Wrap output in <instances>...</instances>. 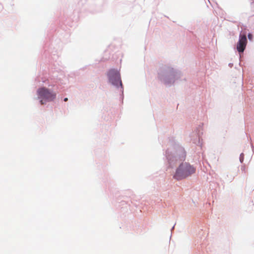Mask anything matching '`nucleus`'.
I'll list each match as a JSON object with an SVG mask.
<instances>
[{"mask_svg": "<svg viewBox=\"0 0 254 254\" xmlns=\"http://www.w3.org/2000/svg\"><path fill=\"white\" fill-rule=\"evenodd\" d=\"M67 100H68V98H65L64 99V101H65V102H66Z\"/></svg>", "mask_w": 254, "mask_h": 254, "instance_id": "6", "label": "nucleus"}, {"mask_svg": "<svg viewBox=\"0 0 254 254\" xmlns=\"http://www.w3.org/2000/svg\"><path fill=\"white\" fill-rule=\"evenodd\" d=\"M247 43L246 35L240 34L239 42L237 45V50L240 53L244 51Z\"/></svg>", "mask_w": 254, "mask_h": 254, "instance_id": "4", "label": "nucleus"}, {"mask_svg": "<svg viewBox=\"0 0 254 254\" xmlns=\"http://www.w3.org/2000/svg\"><path fill=\"white\" fill-rule=\"evenodd\" d=\"M108 76L110 81L114 85L116 86L120 84L122 85L121 77L119 71L115 69H110L108 73Z\"/></svg>", "mask_w": 254, "mask_h": 254, "instance_id": "3", "label": "nucleus"}, {"mask_svg": "<svg viewBox=\"0 0 254 254\" xmlns=\"http://www.w3.org/2000/svg\"><path fill=\"white\" fill-rule=\"evenodd\" d=\"M195 169L190 164L185 163L180 165L174 175L177 180L184 179L195 172Z\"/></svg>", "mask_w": 254, "mask_h": 254, "instance_id": "1", "label": "nucleus"}, {"mask_svg": "<svg viewBox=\"0 0 254 254\" xmlns=\"http://www.w3.org/2000/svg\"><path fill=\"white\" fill-rule=\"evenodd\" d=\"M248 38L251 40L253 39V35L251 34H249L248 35Z\"/></svg>", "mask_w": 254, "mask_h": 254, "instance_id": "5", "label": "nucleus"}, {"mask_svg": "<svg viewBox=\"0 0 254 254\" xmlns=\"http://www.w3.org/2000/svg\"><path fill=\"white\" fill-rule=\"evenodd\" d=\"M38 98L41 99V104H44L45 102H51L53 101L56 97V94L49 89L43 87L39 88L37 90Z\"/></svg>", "mask_w": 254, "mask_h": 254, "instance_id": "2", "label": "nucleus"}]
</instances>
